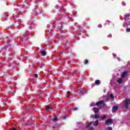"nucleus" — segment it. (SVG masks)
<instances>
[{
  "mask_svg": "<svg viewBox=\"0 0 130 130\" xmlns=\"http://www.w3.org/2000/svg\"><path fill=\"white\" fill-rule=\"evenodd\" d=\"M105 105V102H104V101L102 100L98 102L99 108H102V107H104Z\"/></svg>",
  "mask_w": 130,
  "mask_h": 130,
  "instance_id": "obj_1",
  "label": "nucleus"
},
{
  "mask_svg": "<svg viewBox=\"0 0 130 130\" xmlns=\"http://www.w3.org/2000/svg\"><path fill=\"white\" fill-rule=\"evenodd\" d=\"M128 73V72L127 71H125L122 73V74H121V77L122 78V79H125V78L127 77Z\"/></svg>",
  "mask_w": 130,
  "mask_h": 130,
  "instance_id": "obj_2",
  "label": "nucleus"
},
{
  "mask_svg": "<svg viewBox=\"0 0 130 130\" xmlns=\"http://www.w3.org/2000/svg\"><path fill=\"white\" fill-rule=\"evenodd\" d=\"M38 55L40 56H45V55H46V52L44 51H40L38 53Z\"/></svg>",
  "mask_w": 130,
  "mask_h": 130,
  "instance_id": "obj_3",
  "label": "nucleus"
},
{
  "mask_svg": "<svg viewBox=\"0 0 130 130\" xmlns=\"http://www.w3.org/2000/svg\"><path fill=\"white\" fill-rule=\"evenodd\" d=\"M113 123V121H112V119H109L106 121V124L107 125H111Z\"/></svg>",
  "mask_w": 130,
  "mask_h": 130,
  "instance_id": "obj_4",
  "label": "nucleus"
},
{
  "mask_svg": "<svg viewBox=\"0 0 130 130\" xmlns=\"http://www.w3.org/2000/svg\"><path fill=\"white\" fill-rule=\"evenodd\" d=\"M84 93L85 92L83 91V88H80L79 89V94L80 96H82V95H84Z\"/></svg>",
  "mask_w": 130,
  "mask_h": 130,
  "instance_id": "obj_5",
  "label": "nucleus"
},
{
  "mask_svg": "<svg viewBox=\"0 0 130 130\" xmlns=\"http://www.w3.org/2000/svg\"><path fill=\"white\" fill-rule=\"evenodd\" d=\"M93 122H94V121H90L89 123L87 124L86 125V127L87 128H88V127H90V126H91V125H92V124H93Z\"/></svg>",
  "mask_w": 130,
  "mask_h": 130,
  "instance_id": "obj_6",
  "label": "nucleus"
},
{
  "mask_svg": "<svg viewBox=\"0 0 130 130\" xmlns=\"http://www.w3.org/2000/svg\"><path fill=\"white\" fill-rule=\"evenodd\" d=\"M118 109V107L117 106H114L112 108V112H115L116 110Z\"/></svg>",
  "mask_w": 130,
  "mask_h": 130,
  "instance_id": "obj_7",
  "label": "nucleus"
},
{
  "mask_svg": "<svg viewBox=\"0 0 130 130\" xmlns=\"http://www.w3.org/2000/svg\"><path fill=\"white\" fill-rule=\"evenodd\" d=\"M122 81H123V79L121 77L120 78H118V79L117 80V82L119 83V84H120L122 83Z\"/></svg>",
  "mask_w": 130,
  "mask_h": 130,
  "instance_id": "obj_8",
  "label": "nucleus"
},
{
  "mask_svg": "<svg viewBox=\"0 0 130 130\" xmlns=\"http://www.w3.org/2000/svg\"><path fill=\"white\" fill-rule=\"evenodd\" d=\"M53 109V107H50L49 106H46V110H49Z\"/></svg>",
  "mask_w": 130,
  "mask_h": 130,
  "instance_id": "obj_9",
  "label": "nucleus"
},
{
  "mask_svg": "<svg viewBox=\"0 0 130 130\" xmlns=\"http://www.w3.org/2000/svg\"><path fill=\"white\" fill-rule=\"evenodd\" d=\"M93 110L94 113H98V108H93Z\"/></svg>",
  "mask_w": 130,
  "mask_h": 130,
  "instance_id": "obj_10",
  "label": "nucleus"
},
{
  "mask_svg": "<svg viewBox=\"0 0 130 130\" xmlns=\"http://www.w3.org/2000/svg\"><path fill=\"white\" fill-rule=\"evenodd\" d=\"M98 125V120H96L94 123H93V126H97Z\"/></svg>",
  "mask_w": 130,
  "mask_h": 130,
  "instance_id": "obj_11",
  "label": "nucleus"
},
{
  "mask_svg": "<svg viewBox=\"0 0 130 130\" xmlns=\"http://www.w3.org/2000/svg\"><path fill=\"white\" fill-rule=\"evenodd\" d=\"M95 117V118H98V114H95L94 116V115H91L90 116V118H92V117Z\"/></svg>",
  "mask_w": 130,
  "mask_h": 130,
  "instance_id": "obj_12",
  "label": "nucleus"
},
{
  "mask_svg": "<svg viewBox=\"0 0 130 130\" xmlns=\"http://www.w3.org/2000/svg\"><path fill=\"white\" fill-rule=\"evenodd\" d=\"M105 118H106V115H104L103 116H102L101 117V119L102 120H104V119H105Z\"/></svg>",
  "mask_w": 130,
  "mask_h": 130,
  "instance_id": "obj_13",
  "label": "nucleus"
},
{
  "mask_svg": "<svg viewBox=\"0 0 130 130\" xmlns=\"http://www.w3.org/2000/svg\"><path fill=\"white\" fill-rule=\"evenodd\" d=\"M88 62H89V61L88 60V59L84 60V64H87V63H88Z\"/></svg>",
  "mask_w": 130,
  "mask_h": 130,
  "instance_id": "obj_14",
  "label": "nucleus"
},
{
  "mask_svg": "<svg viewBox=\"0 0 130 130\" xmlns=\"http://www.w3.org/2000/svg\"><path fill=\"white\" fill-rule=\"evenodd\" d=\"M106 130H112V128L109 126L106 128Z\"/></svg>",
  "mask_w": 130,
  "mask_h": 130,
  "instance_id": "obj_15",
  "label": "nucleus"
},
{
  "mask_svg": "<svg viewBox=\"0 0 130 130\" xmlns=\"http://www.w3.org/2000/svg\"><path fill=\"white\" fill-rule=\"evenodd\" d=\"M110 97L111 98V99H114V96L113 94H110Z\"/></svg>",
  "mask_w": 130,
  "mask_h": 130,
  "instance_id": "obj_16",
  "label": "nucleus"
},
{
  "mask_svg": "<svg viewBox=\"0 0 130 130\" xmlns=\"http://www.w3.org/2000/svg\"><path fill=\"white\" fill-rule=\"evenodd\" d=\"M56 120H57V118L55 117L54 119H53V121H56Z\"/></svg>",
  "mask_w": 130,
  "mask_h": 130,
  "instance_id": "obj_17",
  "label": "nucleus"
},
{
  "mask_svg": "<svg viewBox=\"0 0 130 130\" xmlns=\"http://www.w3.org/2000/svg\"><path fill=\"white\" fill-rule=\"evenodd\" d=\"M87 130H94V128L93 127H90Z\"/></svg>",
  "mask_w": 130,
  "mask_h": 130,
  "instance_id": "obj_18",
  "label": "nucleus"
},
{
  "mask_svg": "<svg viewBox=\"0 0 130 130\" xmlns=\"http://www.w3.org/2000/svg\"><path fill=\"white\" fill-rule=\"evenodd\" d=\"M126 32H130V28H127L126 29Z\"/></svg>",
  "mask_w": 130,
  "mask_h": 130,
  "instance_id": "obj_19",
  "label": "nucleus"
},
{
  "mask_svg": "<svg viewBox=\"0 0 130 130\" xmlns=\"http://www.w3.org/2000/svg\"><path fill=\"white\" fill-rule=\"evenodd\" d=\"M95 84L96 85H98V80H96L95 81Z\"/></svg>",
  "mask_w": 130,
  "mask_h": 130,
  "instance_id": "obj_20",
  "label": "nucleus"
},
{
  "mask_svg": "<svg viewBox=\"0 0 130 130\" xmlns=\"http://www.w3.org/2000/svg\"><path fill=\"white\" fill-rule=\"evenodd\" d=\"M10 130H17V129L15 127H12L11 129H10Z\"/></svg>",
  "mask_w": 130,
  "mask_h": 130,
  "instance_id": "obj_21",
  "label": "nucleus"
},
{
  "mask_svg": "<svg viewBox=\"0 0 130 130\" xmlns=\"http://www.w3.org/2000/svg\"><path fill=\"white\" fill-rule=\"evenodd\" d=\"M35 77H36V78H38V74H35L34 75Z\"/></svg>",
  "mask_w": 130,
  "mask_h": 130,
  "instance_id": "obj_22",
  "label": "nucleus"
},
{
  "mask_svg": "<svg viewBox=\"0 0 130 130\" xmlns=\"http://www.w3.org/2000/svg\"><path fill=\"white\" fill-rule=\"evenodd\" d=\"M73 110H74L75 111H76V110H78V109L76 108H74L73 109Z\"/></svg>",
  "mask_w": 130,
  "mask_h": 130,
  "instance_id": "obj_23",
  "label": "nucleus"
},
{
  "mask_svg": "<svg viewBox=\"0 0 130 130\" xmlns=\"http://www.w3.org/2000/svg\"><path fill=\"white\" fill-rule=\"evenodd\" d=\"M117 59H118V60L119 61H120V58L118 57V58H117Z\"/></svg>",
  "mask_w": 130,
  "mask_h": 130,
  "instance_id": "obj_24",
  "label": "nucleus"
},
{
  "mask_svg": "<svg viewBox=\"0 0 130 130\" xmlns=\"http://www.w3.org/2000/svg\"><path fill=\"white\" fill-rule=\"evenodd\" d=\"M99 27H100V28H101V27H102V25L101 24L99 25Z\"/></svg>",
  "mask_w": 130,
  "mask_h": 130,
  "instance_id": "obj_25",
  "label": "nucleus"
},
{
  "mask_svg": "<svg viewBox=\"0 0 130 130\" xmlns=\"http://www.w3.org/2000/svg\"><path fill=\"white\" fill-rule=\"evenodd\" d=\"M67 94H71V92H70V91H67Z\"/></svg>",
  "mask_w": 130,
  "mask_h": 130,
  "instance_id": "obj_26",
  "label": "nucleus"
},
{
  "mask_svg": "<svg viewBox=\"0 0 130 130\" xmlns=\"http://www.w3.org/2000/svg\"><path fill=\"white\" fill-rule=\"evenodd\" d=\"M95 105H96V106H98V102H96V103H95Z\"/></svg>",
  "mask_w": 130,
  "mask_h": 130,
  "instance_id": "obj_27",
  "label": "nucleus"
},
{
  "mask_svg": "<svg viewBox=\"0 0 130 130\" xmlns=\"http://www.w3.org/2000/svg\"><path fill=\"white\" fill-rule=\"evenodd\" d=\"M100 81L98 80V85H100Z\"/></svg>",
  "mask_w": 130,
  "mask_h": 130,
  "instance_id": "obj_28",
  "label": "nucleus"
},
{
  "mask_svg": "<svg viewBox=\"0 0 130 130\" xmlns=\"http://www.w3.org/2000/svg\"><path fill=\"white\" fill-rule=\"evenodd\" d=\"M52 128H55V126H52Z\"/></svg>",
  "mask_w": 130,
  "mask_h": 130,
  "instance_id": "obj_29",
  "label": "nucleus"
},
{
  "mask_svg": "<svg viewBox=\"0 0 130 130\" xmlns=\"http://www.w3.org/2000/svg\"><path fill=\"white\" fill-rule=\"evenodd\" d=\"M67 97L68 98H70V95L68 94V95H67Z\"/></svg>",
  "mask_w": 130,
  "mask_h": 130,
  "instance_id": "obj_30",
  "label": "nucleus"
},
{
  "mask_svg": "<svg viewBox=\"0 0 130 130\" xmlns=\"http://www.w3.org/2000/svg\"><path fill=\"white\" fill-rule=\"evenodd\" d=\"M98 118H100V117L99 116H98Z\"/></svg>",
  "mask_w": 130,
  "mask_h": 130,
  "instance_id": "obj_31",
  "label": "nucleus"
},
{
  "mask_svg": "<svg viewBox=\"0 0 130 130\" xmlns=\"http://www.w3.org/2000/svg\"><path fill=\"white\" fill-rule=\"evenodd\" d=\"M25 125H27V124H25Z\"/></svg>",
  "mask_w": 130,
  "mask_h": 130,
  "instance_id": "obj_32",
  "label": "nucleus"
},
{
  "mask_svg": "<svg viewBox=\"0 0 130 130\" xmlns=\"http://www.w3.org/2000/svg\"><path fill=\"white\" fill-rule=\"evenodd\" d=\"M104 91L105 92V90H104Z\"/></svg>",
  "mask_w": 130,
  "mask_h": 130,
  "instance_id": "obj_33",
  "label": "nucleus"
}]
</instances>
